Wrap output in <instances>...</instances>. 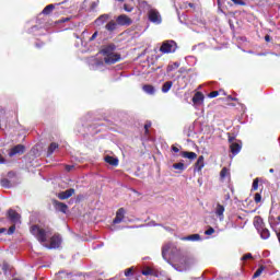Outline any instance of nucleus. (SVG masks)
I'll use <instances>...</instances> for the list:
<instances>
[{
  "instance_id": "nucleus-1",
  "label": "nucleus",
  "mask_w": 280,
  "mask_h": 280,
  "mask_svg": "<svg viewBox=\"0 0 280 280\" xmlns=\"http://www.w3.org/2000/svg\"><path fill=\"white\" fill-rule=\"evenodd\" d=\"M31 233L36 237V240L45 247V248H60V244H62V237L58 234L52 235V231L50 228H40L39 225L31 226ZM50 242L47 243V240Z\"/></svg>"
},
{
  "instance_id": "nucleus-2",
  "label": "nucleus",
  "mask_w": 280,
  "mask_h": 280,
  "mask_svg": "<svg viewBox=\"0 0 280 280\" xmlns=\"http://www.w3.org/2000/svg\"><path fill=\"white\" fill-rule=\"evenodd\" d=\"M115 49H117L115 44H109L102 49L105 65H115V62H119V60H121V56L119 54H115Z\"/></svg>"
},
{
  "instance_id": "nucleus-3",
  "label": "nucleus",
  "mask_w": 280,
  "mask_h": 280,
  "mask_svg": "<svg viewBox=\"0 0 280 280\" xmlns=\"http://www.w3.org/2000/svg\"><path fill=\"white\" fill-rule=\"evenodd\" d=\"M196 264V259L192 257L183 256L176 264H171L178 272H187Z\"/></svg>"
},
{
  "instance_id": "nucleus-4",
  "label": "nucleus",
  "mask_w": 280,
  "mask_h": 280,
  "mask_svg": "<svg viewBox=\"0 0 280 280\" xmlns=\"http://www.w3.org/2000/svg\"><path fill=\"white\" fill-rule=\"evenodd\" d=\"M176 49H178V45L172 39L163 42L162 46L160 47V51L162 54H174Z\"/></svg>"
},
{
  "instance_id": "nucleus-5",
  "label": "nucleus",
  "mask_w": 280,
  "mask_h": 280,
  "mask_svg": "<svg viewBox=\"0 0 280 280\" xmlns=\"http://www.w3.org/2000/svg\"><path fill=\"white\" fill-rule=\"evenodd\" d=\"M148 19L154 25H161V23H163V18L161 16V13L156 9L149 10Z\"/></svg>"
},
{
  "instance_id": "nucleus-6",
  "label": "nucleus",
  "mask_w": 280,
  "mask_h": 280,
  "mask_svg": "<svg viewBox=\"0 0 280 280\" xmlns=\"http://www.w3.org/2000/svg\"><path fill=\"white\" fill-rule=\"evenodd\" d=\"M235 138L230 137L229 141H230V150L233 154V156H237V154H240V152H242V142H233Z\"/></svg>"
},
{
  "instance_id": "nucleus-7",
  "label": "nucleus",
  "mask_w": 280,
  "mask_h": 280,
  "mask_svg": "<svg viewBox=\"0 0 280 280\" xmlns=\"http://www.w3.org/2000/svg\"><path fill=\"white\" fill-rule=\"evenodd\" d=\"M176 253V247H174V244L166 243L162 247V257L164 260H167V255H172Z\"/></svg>"
},
{
  "instance_id": "nucleus-8",
  "label": "nucleus",
  "mask_w": 280,
  "mask_h": 280,
  "mask_svg": "<svg viewBox=\"0 0 280 280\" xmlns=\"http://www.w3.org/2000/svg\"><path fill=\"white\" fill-rule=\"evenodd\" d=\"M224 211H225L224 206L221 203H217L214 208V215L218 218L220 222H224Z\"/></svg>"
},
{
  "instance_id": "nucleus-9",
  "label": "nucleus",
  "mask_w": 280,
  "mask_h": 280,
  "mask_svg": "<svg viewBox=\"0 0 280 280\" xmlns=\"http://www.w3.org/2000/svg\"><path fill=\"white\" fill-rule=\"evenodd\" d=\"M8 215L12 224H21V214H19V212H15L13 209H10L8 211Z\"/></svg>"
},
{
  "instance_id": "nucleus-10",
  "label": "nucleus",
  "mask_w": 280,
  "mask_h": 280,
  "mask_svg": "<svg viewBox=\"0 0 280 280\" xmlns=\"http://www.w3.org/2000/svg\"><path fill=\"white\" fill-rule=\"evenodd\" d=\"M126 218V209L119 208L116 212V217L113 220L114 224H121L124 222V219Z\"/></svg>"
},
{
  "instance_id": "nucleus-11",
  "label": "nucleus",
  "mask_w": 280,
  "mask_h": 280,
  "mask_svg": "<svg viewBox=\"0 0 280 280\" xmlns=\"http://www.w3.org/2000/svg\"><path fill=\"white\" fill-rule=\"evenodd\" d=\"M116 23H117V25L128 26V25H132V20L130 18H128V15L121 14L116 19Z\"/></svg>"
},
{
  "instance_id": "nucleus-12",
  "label": "nucleus",
  "mask_w": 280,
  "mask_h": 280,
  "mask_svg": "<svg viewBox=\"0 0 280 280\" xmlns=\"http://www.w3.org/2000/svg\"><path fill=\"white\" fill-rule=\"evenodd\" d=\"M23 152H25V145L18 144L10 150L9 156H16V154H23Z\"/></svg>"
},
{
  "instance_id": "nucleus-13",
  "label": "nucleus",
  "mask_w": 280,
  "mask_h": 280,
  "mask_svg": "<svg viewBox=\"0 0 280 280\" xmlns=\"http://www.w3.org/2000/svg\"><path fill=\"white\" fill-rule=\"evenodd\" d=\"M73 194H75V189L69 188L65 191L59 192L58 198H59V200H67V199L71 198V196H73Z\"/></svg>"
},
{
  "instance_id": "nucleus-14",
  "label": "nucleus",
  "mask_w": 280,
  "mask_h": 280,
  "mask_svg": "<svg viewBox=\"0 0 280 280\" xmlns=\"http://www.w3.org/2000/svg\"><path fill=\"white\" fill-rule=\"evenodd\" d=\"M205 102V95L201 92H197L192 97V103L195 106H202Z\"/></svg>"
},
{
  "instance_id": "nucleus-15",
  "label": "nucleus",
  "mask_w": 280,
  "mask_h": 280,
  "mask_svg": "<svg viewBox=\"0 0 280 280\" xmlns=\"http://www.w3.org/2000/svg\"><path fill=\"white\" fill-rule=\"evenodd\" d=\"M202 167H205V156L200 155L195 163L194 172H202Z\"/></svg>"
},
{
  "instance_id": "nucleus-16",
  "label": "nucleus",
  "mask_w": 280,
  "mask_h": 280,
  "mask_svg": "<svg viewBox=\"0 0 280 280\" xmlns=\"http://www.w3.org/2000/svg\"><path fill=\"white\" fill-rule=\"evenodd\" d=\"M108 19H110L109 14H102L101 16H98L95 20V25H97V27H101V25H104V23H106V21H108Z\"/></svg>"
},
{
  "instance_id": "nucleus-17",
  "label": "nucleus",
  "mask_w": 280,
  "mask_h": 280,
  "mask_svg": "<svg viewBox=\"0 0 280 280\" xmlns=\"http://www.w3.org/2000/svg\"><path fill=\"white\" fill-rule=\"evenodd\" d=\"M200 240H202L200 234H192V235L182 237L183 242H200Z\"/></svg>"
},
{
  "instance_id": "nucleus-18",
  "label": "nucleus",
  "mask_w": 280,
  "mask_h": 280,
  "mask_svg": "<svg viewBox=\"0 0 280 280\" xmlns=\"http://www.w3.org/2000/svg\"><path fill=\"white\" fill-rule=\"evenodd\" d=\"M104 161L107 162L108 165H113V167H117V165H119V160L110 155H106Z\"/></svg>"
},
{
  "instance_id": "nucleus-19",
  "label": "nucleus",
  "mask_w": 280,
  "mask_h": 280,
  "mask_svg": "<svg viewBox=\"0 0 280 280\" xmlns=\"http://www.w3.org/2000/svg\"><path fill=\"white\" fill-rule=\"evenodd\" d=\"M142 91H144L147 95H154L156 93V89L152 84H144Z\"/></svg>"
},
{
  "instance_id": "nucleus-20",
  "label": "nucleus",
  "mask_w": 280,
  "mask_h": 280,
  "mask_svg": "<svg viewBox=\"0 0 280 280\" xmlns=\"http://www.w3.org/2000/svg\"><path fill=\"white\" fill-rule=\"evenodd\" d=\"M180 156H183V159H189L190 161L198 159V154H196V152H189V151H183L180 153Z\"/></svg>"
},
{
  "instance_id": "nucleus-21",
  "label": "nucleus",
  "mask_w": 280,
  "mask_h": 280,
  "mask_svg": "<svg viewBox=\"0 0 280 280\" xmlns=\"http://www.w3.org/2000/svg\"><path fill=\"white\" fill-rule=\"evenodd\" d=\"M55 208L57 209V211H60L61 213H67V205L62 203L60 201H54Z\"/></svg>"
},
{
  "instance_id": "nucleus-22",
  "label": "nucleus",
  "mask_w": 280,
  "mask_h": 280,
  "mask_svg": "<svg viewBox=\"0 0 280 280\" xmlns=\"http://www.w3.org/2000/svg\"><path fill=\"white\" fill-rule=\"evenodd\" d=\"M117 22L115 21H109L106 25H105V30L107 32H109V34H113V32H115V30H117Z\"/></svg>"
},
{
  "instance_id": "nucleus-23",
  "label": "nucleus",
  "mask_w": 280,
  "mask_h": 280,
  "mask_svg": "<svg viewBox=\"0 0 280 280\" xmlns=\"http://www.w3.org/2000/svg\"><path fill=\"white\" fill-rule=\"evenodd\" d=\"M173 170H177V174H182V172H185L187 170V166L183 162H178L173 164Z\"/></svg>"
},
{
  "instance_id": "nucleus-24",
  "label": "nucleus",
  "mask_w": 280,
  "mask_h": 280,
  "mask_svg": "<svg viewBox=\"0 0 280 280\" xmlns=\"http://www.w3.org/2000/svg\"><path fill=\"white\" fill-rule=\"evenodd\" d=\"M264 220H261V217H256L254 220V226L257 229V231H261L264 229Z\"/></svg>"
},
{
  "instance_id": "nucleus-25",
  "label": "nucleus",
  "mask_w": 280,
  "mask_h": 280,
  "mask_svg": "<svg viewBox=\"0 0 280 280\" xmlns=\"http://www.w3.org/2000/svg\"><path fill=\"white\" fill-rule=\"evenodd\" d=\"M172 86H174V82H172V81H166V82L162 85V93H170V90L172 89Z\"/></svg>"
},
{
  "instance_id": "nucleus-26",
  "label": "nucleus",
  "mask_w": 280,
  "mask_h": 280,
  "mask_svg": "<svg viewBox=\"0 0 280 280\" xmlns=\"http://www.w3.org/2000/svg\"><path fill=\"white\" fill-rule=\"evenodd\" d=\"M258 232L260 233L261 240H268L270 237V231L266 228H261Z\"/></svg>"
},
{
  "instance_id": "nucleus-27",
  "label": "nucleus",
  "mask_w": 280,
  "mask_h": 280,
  "mask_svg": "<svg viewBox=\"0 0 280 280\" xmlns=\"http://www.w3.org/2000/svg\"><path fill=\"white\" fill-rule=\"evenodd\" d=\"M139 8L141 10H148V12H150V10H152V7L145 0H142L139 2Z\"/></svg>"
},
{
  "instance_id": "nucleus-28",
  "label": "nucleus",
  "mask_w": 280,
  "mask_h": 280,
  "mask_svg": "<svg viewBox=\"0 0 280 280\" xmlns=\"http://www.w3.org/2000/svg\"><path fill=\"white\" fill-rule=\"evenodd\" d=\"M56 150H58V143H50V145L48 147V156H51V154L55 153Z\"/></svg>"
},
{
  "instance_id": "nucleus-29",
  "label": "nucleus",
  "mask_w": 280,
  "mask_h": 280,
  "mask_svg": "<svg viewBox=\"0 0 280 280\" xmlns=\"http://www.w3.org/2000/svg\"><path fill=\"white\" fill-rule=\"evenodd\" d=\"M56 5L54 4H48L44 8L43 14H51L55 10Z\"/></svg>"
},
{
  "instance_id": "nucleus-30",
  "label": "nucleus",
  "mask_w": 280,
  "mask_h": 280,
  "mask_svg": "<svg viewBox=\"0 0 280 280\" xmlns=\"http://www.w3.org/2000/svg\"><path fill=\"white\" fill-rule=\"evenodd\" d=\"M0 185L5 189H10V187H12V183L8 178L1 179Z\"/></svg>"
},
{
  "instance_id": "nucleus-31",
  "label": "nucleus",
  "mask_w": 280,
  "mask_h": 280,
  "mask_svg": "<svg viewBox=\"0 0 280 280\" xmlns=\"http://www.w3.org/2000/svg\"><path fill=\"white\" fill-rule=\"evenodd\" d=\"M226 176H229V168L223 167L220 172V177L222 180H224V178H226Z\"/></svg>"
},
{
  "instance_id": "nucleus-32",
  "label": "nucleus",
  "mask_w": 280,
  "mask_h": 280,
  "mask_svg": "<svg viewBox=\"0 0 280 280\" xmlns=\"http://www.w3.org/2000/svg\"><path fill=\"white\" fill-rule=\"evenodd\" d=\"M259 189V178H255L252 185V191H257Z\"/></svg>"
},
{
  "instance_id": "nucleus-33",
  "label": "nucleus",
  "mask_w": 280,
  "mask_h": 280,
  "mask_svg": "<svg viewBox=\"0 0 280 280\" xmlns=\"http://www.w3.org/2000/svg\"><path fill=\"white\" fill-rule=\"evenodd\" d=\"M142 275L144 277H150V276L154 275V270H152L151 268H147V269L142 270Z\"/></svg>"
},
{
  "instance_id": "nucleus-34",
  "label": "nucleus",
  "mask_w": 280,
  "mask_h": 280,
  "mask_svg": "<svg viewBox=\"0 0 280 280\" xmlns=\"http://www.w3.org/2000/svg\"><path fill=\"white\" fill-rule=\"evenodd\" d=\"M261 272H264V267H259L253 276V279H257V277H261Z\"/></svg>"
},
{
  "instance_id": "nucleus-35",
  "label": "nucleus",
  "mask_w": 280,
  "mask_h": 280,
  "mask_svg": "<svg viewBox=\"0 0 280 280\" xmlns=\"http://www.w3.org/2000/svg\"><path fill=\"white\" fill-rule=\"evenodd\" d=\"M14 231H16V225L13 223L7 231V235H13Z\"/></svg>"
},
{
  "instance_id": "nucleus-36",
  "label": "nucleus",
  "mask_w": 280,
  "mask_h": 280,
  "mask_svg": "<svg viewBox=\"0 0 280 280\" xmlns=\"http://www.w3.org/2000/svg\"><path fill=\"white\" fill-rule=\"evenodd\" d=\"M213 233H215V229L209 226L208 230H206L205 235H213Z\"/></svg>"
},
{
  "instance_id": "nucleus-37",
  "label": "nucleus",
  "mask_w": 280,
  "mask_h": 280,
  "mask_svg": "<svg viewBox=\"0 0 280 280\" xmlns=\"http://www.w3.org/2000/svg\"><path fill=\"white\" fill-rule=\"evenodd\" d=\"M247 259H253V254L247 253L241 258L242 261H247Z\"/></svg>"
},
{
  "instance_id": "nucleus-38",
  "label": "nucleus",
  "mask_w": 280,
  "mask_h": 280,
  "mask_svg": "<svg viewBox=\"0 0 280 280\" xmlns=\"http://www.w3.org/2000/svg\"><path fill=\"white\" fill-rule=\"evenodd\" d=\"M124 10H125V12H132L135 10V8L129 4H124Z\"/></svg>"
},
{
  "instance_id": "nucleus-39",
  "label": "nucleus",
  "mask_w": 280,
  "mask_h": 280,
  "mask_svg": "<svg viewBox=\"0 0 280 280\" xmlns=\"http://www.w3.org/2000/svg\"><path fill=\"white\" fill-rule=\"evenodd\" d=\"M97 36H100V33H98L97 31H95V32L93 33V35L90 37L89 42H90V43H93V40H95V38H97Z\"/></svg>"
},
{
  "instance_id": "nucleus-40",
  "label": "nucleus",
  "mask_w": 280,
  "mask_h": 280,
  "mask_svg": "<svg viewBox=\"0 0 280 280\" xmlns=\"http://www.w3.org/2000/svg\"><path fill=\"white\" fill-rule=\"evenodd\" d=\"M152 127V122H145L144 125V132L145 135H148V132H150V128Z\"/></svg>"
},
{
  "instance_id": "nucleus-41",
  "label": "nucleus",
  "mask_w": 280,
  "mask_h": 280,
  "mask_svg": "<svg viewBox=\"0 0 280 280\" xmlns=\"http://www.w3.org/2000/svg\"><path fill=\"white\" fill-rule=\"evenodd\" d=\"M255 202L258 205V202H261V194L257 192L254 197Z\"/></svg>"
},
{
  "instance_id": "nucleus-42",
  "label": "nucleus",
  "mask_w": 280,
  "mask_h": 280,
  "mask_svg": "<svg viewBox=\"0 0 280 280\" xmlns=\"http://www.w3.org/2000/svg\"><path fill=\"white\" fill-rule=\"evenodd\" d=\"M218 95H220V92H218V91H213V92H211L210 94H209V97H218Z\"/></svg>"
},
{
  "instance_id": "nucleus-43",
  "label": "nucleus",
  "mask_w": 280,
  "mask_h": 280,
  "mask_svg": "<svg viewBox=\"0 0 280 280\" xmlns=\"http://www.w3.org/2000/svg\"><path fill=\"white\" fill-rule=\"evenodd\" d=\"M132 275V268H128L125 270V277H130Z\"/></svg>"
},
{
  "instance_id": "nucleus-44",
  "label": "nucleus",
  "mask_w": 280,
  "mask_h": 280,
  "mask_svg": "<svg viewBox=\"0 0 280 280\" xmlns=\"http://www.w3.org/2000/svg\"><path fill=\"white\" fill-rule=\"evenodd\" d=\"M235 5H246V2H244L243 0H236V3H234Z\"/></svg>"
},
{
  "instance_id": "nucleus-45",
  "label": "nucleus",
  "mask_w": 280,
  "mask_h": 280,
  "mask_svg": "<svg viewBox=\"0 0 280 280\" xmlns=\"http://www.w3.org/2000/svg\"><path fill=\"white\" fill-rule=\"evenodd\" d=\"M93 65H95L96 67H100V66H102L103 63H102V61H100V60H97V59H94V60H93Z\"/></svg>"
},
{
  "instance_id": "nucleus-46",
  "label": "nucleus",
  "mask_w": 280,
  "mask_h": 280,
  "mask_svg": "<svg viewBox=\"0 0 280 280\" xmlns=\"http://www.w3.org/2000/svg\"><path fill=\"white\" fill-rule=\"evenodd\" d=\"M172 151L177 153V152H180V149H178V147L176 145H173Z\"/></svg>"
},
{
  "instance_id": "nucleus-47",
  "label": "nucleus",
  "mask_w": 280,
  "mask_h": 280,
  "mask_svg": "<svg viewBox=\"0 0 280 280\" xmlns=\"http://www.w3.org/2000/svg\"><path fill=\"white\" fill-rule=\"evenodd\" d=\"M73 170V165H66V171L71 172Z\"/></svg>"
},
{
  "instance_id": "nucleus-48",
  "label": "nucleus",
  "mask_w": 280,
  "mask_h": 280,
  "mask_svg": "<svg viewBox=\"0 0 280 280\" xmlns=\"http://www.w3.org/2000/svg\"><path fill=\"white\" fill-rule=\"evenodd\" d=\"M265 40H266V43H270V35H266Z\"/></svg>"
},
{
  "instance_id": "nucleus-49",
  "label": "nucleus",
  "mask_w": 280,
  "mask_h": 280,
  "mask_svg": "<svg viewBox=\"0 0 280 280\" xmlns=\"http://www.w3.org/2000/svg\"><path fill=\"white\" fill-rule=\"evenodd\" d=\"M1 233H8V230H7L5 228H1V229H0V234H1Z\"/></svg>"
},
{
  "instance_id": "nucleus-50",
  "label": "nucleus",
  "mask_w": 280,
  "mask_h": 280,
  "mask_svg": "<svg viewBox=\"0 0 280 280\" xmlns=\"http://www.w3.org/2000/svg\"><path fill=\"white\" fill-rule=\"evenodd\" d=\"M67 21H69V18H66V19H61V20H60L61 23H67Z\"/></svg>"
},
{
  "instance_id": "nucleus-51",
  "label": "nucleus",
  "mask_w": 280,
  "mask_h": 280,
  "mask_svg": "<svg viewBox=\"0 0 280 280\" xmlns=\"http://www.w3.org/2000/svg\"><path fill=\"white\" fill-rule=\"evenodd\" d=\"M0 163H5V159L0 155Z\"/></svg>"
},
{
  "instance_id": "nucleus-52",
  "label": "nucleus",
  "mask_w": 280,
  "mask_h": 280,
  "mask_svg": "<svg viewBox=\"0 0 280 280\" xmlns=\"http://www.w3.org/2000/svg\"><path fill=\"white\" fill-rule=\"evenodd\" d=\"M270 174H275V168L269 170Z\"/></svg>"
},
{
  "instance_id": "nucleus-53",
  "label": "nucleus",
  "mask_w": 280,
  "mask_h": 280,
  "mask_svg": "<svg viewBox=\"0 0 280 280\" xmlns=\"http://www.w3.org/2000/svg\"><path fill=\"white\" fill-rule=\"evenodd\" d=\"M198 184L200 185V186H202V179H198Z\"/></svg>"
},
{
  "instance_id": "nucleus-54",
  "label": "nucleus",
  "mask_w": 280,
  "mask_h": 280,
  "mask_svg": "<svg viewBox=\"0 0 280 280\" xmlns=\"http://www.w3.org/2000/svg\"><path fill=\"white\" fill-rule=\"evenodd\" d=\"M188 5H189V8H194V3H189Z\"/></svg>"
},
{
  "instance_id": "nucleus-55",
  "label": "nucleus",
  "mask_w": 280,
  "mask_h": 280,
  "mask_svg": "<svg viewBox=\"0 0 280 280\" xmlns=\"http://www.w3.org/2000/svg\"><path fill=\"white\" fill-rule=\"evenodd\" d=\"M231 1H233V2H234V4H236V3H237V0H231Z\"/></svg>"
},
{
  "instance_id": "nucleus-56",
  "label": "nucleus",
  "mask_w": 280,
  "mask_h": 280,
  "mask_svg": "<svg viewBox=\"0 0 280 280\" xmlns=\"http://www.w3.org/2000/svg\"><path fill=\"white\" fill-rule=\"evenodd\" d=\"M278 224H280V215L278 217Z\"/></svg>"
},
{
  "instance_id": "nucleus-57",
  "label": "nucleus",
  "mask_w": 280,
  "mask_h": 280,
  "mask_svg": "<svg viewBox=\"0 0 280 280\" xmlns=\"http://www.w3.org/2000/svg\"><path fill=\"white\" fill-rule=\"evenodd\" d=\"M154 226H161V224H156V223H154Z\"/></svg>"
},
{
  "instance_id": "nucleus-58",
  "label": "nucleus",
  "mask_w": 280,
  "mask_h": 280,
  "mask_svg": "<svg viewBox=\"0 0 280 280\" xmlns=\"http://www.w3.org/2000/svg\"><path fill=\"white\" fill-rule=\"evenodd\" d=\"M75 38H80V36H78L77 34H74Z\"/></svg>"
},
{
  "instance_id": "nucleus-59",
  "label": "nucleus",
  "mask_w": 280,
  "mask_h": 280,
  "mask_svg": "<svg viewBox=\"0 0 280 280\" xmlns=\"http://www.w3.org/2000/svg\"><path fill=\"white\" fill-rule=\"evenodd\" d=\"M258 56H266V54H259Z\"/></svg>"
},
{
  "instance_id": "nucleus-60",
  "label": "nucleus",
  "mask_w": 280,
  "mask_h": 280,
  "mask_svg": "<svg viewBox=\"0 0 280 280\" xmlns=\"http://www.w3.org/2000/svg\"><path fill=\"white\" fill-rule=\"evenodd\" d=\"M36 47H40V44H36Z\"/></svg>"
},
{
  "instance_id": "nucleus-61",
  "label": "nucleus",
  "mask_w": 280,
  "mask_h": 280,
  "mask_svg": "<svg viewBox=\"0 0 280 280\" xmlns=\"http://www.w3.org/2000/svg\"><path fill=\"white\" fill-rule=\"evenodd\" d=\"M166 261H167V264H172V262H170V259H166Z\"/></svg>"
},
{
  "instance_id": "nucleus-62",
  "label": "nucleus",
  "mask_w": 280,
  "mask_h": 280,
  "mask_svg": "<svg viewBox=\"0 0 280 280\" xmlns=\"http://www.w3.org/2000/svg\"><path fill=\"white\" fill-rule=\"evenodd\" d=\"M82 34H86V31H83V33Z\"/></svg>"
}]
</instances>
